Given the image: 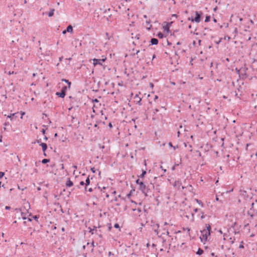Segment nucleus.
Listing matches in <instances>:
<instances>
[{
  "mask_svg": "<svg viewBox=\"0 0 257 257\" xmlns=\"http://www.w3.org/2000/svg\"><path fill=\"white\" fill-rule=\"evenodd\" d=\"M113 227L115 228L119 229V230L120 231V226L118 223H115L113 225Z\"/></svg>",
  "mask_w": 257,
  "mask_h": 257,
  "instance_id": "obj_21",
  "label": "nucleus"
},
{
  "mask_svg": "<svg viewBox=\"0 0 257 257\" xmlns=\"http://www.w3.org/2000/svg\"><path fill=\"white\" fill-rule=\"evenodd\" d=\"M158 98V96L157 95H155L154 97V100H156Z\"/></svg>",
  "mask_w": 257,
  "mask_h": 257,
  "instance_id": "obj_42",
  "label": "nucleus"
},
{
  "mask_svg": "<svg viewBox=\"0 0 257 257\" xmlns=\"http://www.w3.org/2000/svg\"><path fill=\"white\" fill-rule=\"evenodd\" d=\"M80 184L81 185H84V182L83 181H81L80 183Z\"/></svg>",
  "mask_w": 257,
  "mask_h": 257,
  "instance_id": "obj_43",
  "label": "nucleus"
},
{
  "mask_svg": "<svg viewBox=\"0 0 257 257\" xmlns=\"http://www.w3.org/2000/svg\"><path fill=\"white\" fill-rule=\"evenodd\" d=\"M199 210V209H198V208H195L194 209V211L196 213Z\"/></svg>",
  "mask_w": 257,
  "mask_h": 257,
  "instance_id": "obj_35",
  "label": "nucleus"
},
{
  "mask_svg": "<svg viewBox=\"0 0 257 257\" xmlns=\"http://www.w3.org/2000/svg\"><path fill=\"white\" fill-rule=\"evenodd\" d=\"M54 9H51L48 14L49 17H51L54 15Z\"/></svg>",
  "mask_w": 257,
  "mask_h": 257,
  "instance_id": "obj_19",
  "label": "nucleus"
},
{
  "mask_svg": "<svg viewBox=\"0 0 257 257\" xmlns=\"http://www.w3.org/2000/svg\"><path fill=\"white\" fill-rule=\"evenodd\" d=\"M140 52V50H137L136 52V54H138Z\"/></svg>",
  "mask_w": 257,
  "mask_h": 257,
  "instance_id": "obj_60",
  "label": "nucleus"
},
{
  "mask_svg": "<svg viewBox=\"0 0 257 257\" xmlns=\"http://www.w3.org/2000/svg\"><path fill=\"white\" fill-rule=\"evenodd\" d=\"M172 17H175V18H177V15L176 14H173L172 15Z\"/></svg>",
  "mask_w": 257,
  "mask_h": 257,
  "instance_id": "obj_41",
  "label": "nucleus"
},
{
  "mask_svg": "<svg viewBox=\"0 0 257 257\" xmlns=\"http://www.w3.org/2000/svg\"><path fill=\"white\" fill-rule=\"evenodd\" d=\"M211 227L209 224H206V228L201 231V233H204L208 237L210 235Z\"/></svg>",
  "mask_w": 257,
  "mask_h": 257,
  "instance_id": "obj_3",
  "label": "nucleus"
},
{
  "mask_svg": "<svg viewBox=\"0 0 257 257\" xmlns=\"http://www.w3.org/2000/svg\"><path fill=\"white\" fill-rule=\"evenodd\" d=\"M211 255L212 256H215V253H214V252H212V253H211Z\"/></svg>",
  "mask_w": 257,
  "mask_h": 257,
  "instance_id": "obj_50",
  "label": "nucleus"
},
{
  "mask_svg": "<svg viewBox=\"0 0 257 257\" xmlns=\"http://www.w3.org/2000/svg\"><path fill=\"white\" fill-rule=\"evenodd\" d=\"M210 16H206L205 17V22H208L210 21Z\"/></svg>",
  "mask_w": 257,
  "mask_h": 257,
  "instance_id": "obj_23",
  "label": "nucleus"
},
{
  "mask_svg": "<svg viewBox=\"0 0 257 257\" xmlns=\"http://www.w3.org/2000/svg\"><path fill=\"white\" fill-rule=\"evenodd\" d=\"M167 41L168 45L170 46L172 45V43L171 42H170L168 40H167Z\"/></svg>",
  "mask_w": 257,
  "mask_h": 257,
  "instance_id": "obj_38",
  "label": "nucleus"
},
{
  "mask_svg": "<svg viewBox=\"0 0 257 257\" xmlns=\"http://www.w3.org/2000/svg\"><path fill=\"white\" fill-rule=\"evenodd\" d=\"M158 40L156 38H152L151 40V45H157L158 43Z\"/></svg>",
  "mask_w": 257,
  "mask_h": 257,
  "instance_id": "obj_11",
  "label": "nucleus"
},
{
  "mask_svg": "<svg viewBox=\"0 0 257 257\" xmlns=\"http://www.w3.org/2000/svg\"><path fill=\"white\" fill-rule=\"evenodd\" d=\"M168 224V223L167 222H164V225H167Z\"/></svg>",
  "mask_w": 257,
  "mask_h": 257,
  "instance_id": "obj_57",
  "label": "nucleus"
},
{
  "mask_svg": "<svg viewBox=\"0 0 257 257\" xmlns=\"http://www.w3.org/2000/svg\"><path fill=\"white\" fill-rule=\"evenodd\" d=\"M14 71H12V72L10 71V72H9V75H11V74H14Z\"/></svg>",
  "mask_w": 257,
  "mask_h": 257,
  "instance_id": "obj_44",
  "label": "nucleus"
},
{
  "mask_svg": "<svg viewBox=\"0 0 257 257\" xmlns=\"http://www.w3.org/2000/svg\"><path fill=\"white\" fill-rule=\"evenodd\" d=\"M216 200L217 201H218V200H219V199H218V198L217 197H216Z\"/></svg>",
  "mask_w": 257,
  "mask_h": 257,
  "instance_id": "obj_63",
  "label": "nucleus"
},
{
  "mask_svg": "<svg viewBox=\"0 0 257 257\" xmlns=\"http://www.w3.org/2000/svg\"><path fill=\"white\" fill-rule=\"evenodd\" d=\"M49 161H50V160H49V159H43V160H42V163L43 164H45V163H46L49 162Z\"/></svg>",
  "mask_w": 257,
  "mask_h": 257,
  "instance_id": "obj_24",
  "label": "nucleus"
},
{
  "mask_svg": "<svg viewBox=\"0 0 257 257\" xmlns=\"http://www.w3.org/2000/svg\"><path fill=\"white\" fill-rule=\"evenodd\" d=\"M146 174V171L145 170L142 171V173L139 176V177L143 178L145 177V175Z\"/></svg>",
  "mask_w": 257,
  "mask_h": 257,
  "instance_id": "obj_20",
  "label": "nucleus"
},
{
  "mask_svg": "<svg viewBox=\"0 0 257 257\" xmlns=\"http://www.w3.org/2000/svg\"><path fill=\"white\" fill-rule=\"evenodd\" d=\"M109 126L110 127H111V126H112V124H111V122H109Z\"/></svg>",
  "mask_w": 257,
  "mask_h": 257,
  "instance_id": "obj_58",
  "label": "nucleus"
},
{
  "mask_svg": "<svg viewBox=\"0 0 257 257\" xmlns=\"http://www.w3.org/2000/svg\"><path fill=\"white\" fill-rule=\"evenodd\" d=\"M168 145H169V146L170 147L172 148V147H173L172 143L171 142L169 143Z\"/></svg>",
  "mask_w": 257,
  "mask_h": 257,
  "instance_id": "obj_36",
  "label": "nucleus"
},
{
  "mask_svg": "<svg viewBox=\"0 0 257 257\" xmlns=\"http://www.w3.org/2000/svg\"><path fill=\"white\" fill-rule=\"evenodd\" d=\"M157 36L159 38L162 39L164 38V35L162 32H159L157 34Z\"/></svg>",
  "mask_w": 257,
  "mask_h": 257,
  "instance_id": "obj_18",
  "label": "nucleus"
},
{
  "mask_svg": "<svg viewBox=\"0 0 257 257\" xmlns=\"http://www.w3.org/2000/svg\"><path fill=\"white\" fill-rule=\"evenodd\" d=\"M181 42H178L177 43V45H181Z\"/></svg>",
  "mask_w": 257,
  "mask_h": 257,
  "instance_id": "obj_51",
  "label": "nucleus"
},
{
  "mask_svg": "<svg viewBox=\"0 0 257 257\" xmlns=\"http://www.w3.org/2000/svg\"><path fill=\"white\" fill-rule=\"evenodd\" d=\"M202 213V216H201V219H203V218H204L205 217V216H204V215H203V213Z\"/></svg>",
  "mask_w": 257,
  "mask_h": 257,
  "instance_id": "obj_46",
  "label": "nucleus"
},
{
  "mask_svg": "<svg viewBox=\"0 0 257 257\" xmlns=\"http://www.w3.org/2000/svg\"><path fill=\"white\" fill-rule=\"evenodd\" d=\"M166 234H167V235L170 236V235H169L170 233L169 232V229H167Z\"/></svg>",
  "mask_w": 257,
  "mask_h": 257,
  "instance_id": "obj_37",
  "label": "nucleus"
},
{
  "mask_svg": "<svg viewBox=\"0 0 257 257\" xmlns=\"http://www.w3.org/2000/svg\"><path fill=\"white\" fill-rule=\"evenodd\" d=\"M172 148H173L174 150H175L176 149L178 148V145L175 146H173V147H172Z\"/></svg>",
  "mask_w": 257,
  "mask_h": 257,
  "instance_id": "obj_34",
  "label": "nucleus"
},
{
  "mask_svg": "<svg viewBox=\"0 0 257 257\" xmlns=\"http://www.w3.org/2000/svg\"><path fill=\"white\" fill-rule=\"evenodd\" d=\"M89 184H90V180H89V178H88L86 180V184L87 185H89Z\"/></svg>",
  "mask_w": 257,
  "mask_h": 257,
  "instance_id": "obj_30",
  "label": "nucleus"
},
{
  "mask_svg": "<svg viewBox=\"0 0 257 257\" xmlns=\"http://www.w3.org/2000/svg\"><path fill=\"white\" fill-rule=\"evenodd\" d=\"M93 65L94 66H95L97 64H101V62L104 61V60H101V59H94L93 60Z\"/></svg>",
  "mask_w": 257,
  "mask_h": 257,
  "instance_id": "obj_8",
  "label": "nucleus"
},
{
  "mask_svg": "<svg viewBox=\"0 0 257 257\" xmlns=\"http://www.w3.org/2000/svg\"><path fill=\"white\" fill-rule=\"evenodd\" d=\"M253 205H254V203H253V202H252V203H251V208H250V210H252V209L253 208Z\"/></svg>",
  "mask_w": 257,
  "mask_h": 257,
  "instance_id": "obj_39",
  "label": "nucleus"
},
{
  "mask_svg": "<svg viewBox=\"0 0 257 257\" xmlns=\"http://www.w3.org/2000/svg\"><path fill=\"white\" fill-rule=\"evenodd\" d=\"M4 175V173L0 172V178H2Z\"/></svg>",
  "mask_w": 257,
  "mask_h": 257,
  "instance_id": "obj_32",
  "label": "nucleus"
},
{
  "mask_svg": "<svg viewBox=\"0 0 257 257\" xmlns=\"http://www.w3.org/2000/svg\"><path fill=\"white\" fill-rule=\"evenodd\" d=\"M171 84H173V85H175V82H171Z\"/></svg>",
  "mask_w": 257,
  "mask_h": 257,
  "instance_id": "obj_64",
  "label": "nucleus"
},
{
  "mask_svg": "<svg viewBox=\"0 0 257 257\" xmlns=\"http://www.w3.org/2000/svg\"><path fill=\"white\" fill-rule=\"evenodd\" d=\"M136 182L137 184L139 185V190L144 194L146 197L148 196V193L149 189L146 184L143 181H140L139 179H138Z\"/></svg>",
  "mask_w": 257,
  "mask_h": 257,
  "instance_id": "obj_1",
  "label": "nucleus"
},
{
  "mask_svg": "<svg viewBox=\"0 0 257 257\" xmlns=\"http://www.w3.org/2000/svg\"><path fill=\"white\" fill-rule=\"evenodd\" d=\"M235 70L236 72L239 75V74L240 73V69H238V68H236Z\"/></svg>",
  "mask_w": 257,
  "mask_h": 257,
  "instance_id": "obj_28",
  "label": "nucleus"
},
{
  "mask_svg": "<svg viewBox=\"0 0 257 257\" xmlns=\"http://www.w3.org/2000/svg\"><path fill=\"white\" fill-rule=\"evenodd\" d=\"M201 40H199L198 41V43H199V45H201Z\"/></svg>",
  "mask_w": 257,
  "mask_h": 257,
  "instance_id": "obj_52",
  "label": "nucleus"
},
{
  "mask_svg": "<svg viewBox=\"0 0 257 257\" xmlns=\"http://www.w3.org/2000/svg\"><path fill=\"white\" fill-rule=\"evenodd\" d=\"M229 239L230 240V242H231V244H233L234 242V240H235V238L234 237H230L229 238Z\"/></svg>",
  "mask_w": 257,
  "mask_h": 257,
  "instance_id": "obj_26",
  "label": "nucleus"
},
{
  "mask_svg": "<svg viewBox=\"0 0 257 257\" xmlns=\"http://www.w3.org/2000/svg\"><path fill=\"white\" fill-rule=\"evenodd\" d=\"M200 238L202 242H205L207 240V237L204 233H201Z\"/></svg>",
  "mask_w": 257,
  "mask_h": 257,
  "instance_id": "obj_10",
  "label": "nucleus"
},
{
  "mask_svg": "<svg viewBox=\"0 0 257 257\" xmlns=\"http://www.w3.org/2000/svg\"><path fill=\"white\" fill-rule=\"evenodd\" d=\"M196 201L199 204V205H201L202 206H203V204L202 203V202L200 200H198V199H196Z\"/></svg>",
  "mask_w": 257,
  "mask_h": 257,
  "instance_id": "obj_25",
  "label": "nucleus"
},
{
  "mask_svg": "<svg viewBox=\"0 0 257 257\" xmlns=\"http://www.w3.org/2000/svg\"><path fill=\"white\" fill-rule=\"evenodd\" d=\"M156 228H155V226H154V231L156 232L157 234L158 235L159 232H158V228L159 227V224H156Z\"/></svg>",
  "mask_w": 257,
  "mask_h": 257,
  "instance_id": "obj_16",
  "label": "nucleus"
},
{
  "mask_svg": "<svg viewBox=\"0 0 257 257\" xmlns=\"http://www.w3.org/2000/svg\"><path fill=\"white\" fill-rule=\"evenodd\" d=\"M204 252V251L203 249H202L201 248H199L198 249V250L196 252V254L199 255H201V254H202Z\"/></svg>",
  "mask_w": 257,
  "mask_h": 257,
  "instance_id": "obj_14",
  "label": "nucleus"
},
{
  "mask_svg": "<svg viewBox=\"0 0 257 257\" xmlns=\"http://www.w3.org/2000/svg\"><path fill=\"white\" fill-rule=\"evenodd\" d=\"M66 32H67V31H66V30H64V31H63L62 33H63V34H65L66 33Z\"/></svg>",
  "mask_w": 257,
  "mask_h": 257,
  "instance_id": "obj_47",
  "label": "nucleus"
},
{
  "mask_svg": "<svg viewBox=\"0 0 257 257\" xmlns=\"http://www.w3.org/2000/svg\"><path fill=\"white\" fill-rule=\"evenodd\" d=\"M167 229H168V228L167 227H165L163 228V230L164 231H167Z\"/></svg>",
  "mask_w": 257,
  "mask_h": 257,
  "instance_id": "obj_53",
  "label": "nucleus"
},
{
  "mask_svg": "<svg viewBox=\"0 0 257 257\" xmlns=\"http://www.w3.org/2000/svg\"><path fill=\"white\" fill-rule=\"evenodd\" d=\"M188 21H191L192 22H195V21L194 20V18L192 17H189L188 18Z\"/></svg>",
  "mask_w": 257,
  "mask_h": 257,
  "instance_id": "obj_27",
  "label": "nucleus"
},
{
  "mask_svg": "<svg viewBox=\"0 0 257 257\" xmlns=\"http://www.w3.org/2000/svg\"><path fill=\"white\" fill-rule=\"evenodd\" d=\"M66 185L67 187H70L73 185V183L70 180H69L67 181Z\"/></svg>",
  "mask_w": 257,
  "mask_h": 257,
  "instance_id": "obj_13",
  "label": "nucleus"
},
{
  "mask_svg": "<svg viewBox=\"0 0 257 257\" xmlns=\"http://www.w3.org/2000/svg\"><path fill=\"white\" fill-rule=\"evenodd\" d=\"M243 241H241V243L240 244V245L239 246V248H244V246H243Z\"/></svg>",
  "mask_w": 257,
  "mask_h": 257,
  "instance_id": "obj_29",
  "label": "nucleus"
},
{
  "mask_svg": "<svg viewBox=\"0 0 257 257\" xmlns=\"http://www.w3.org/2000/svg\"><path fill=\"white\" fill-rule=\"evenodd\" d=\"M247 69L248 68L245 66L240 68V73L239 76L240 79L244 80L247 77V75L246 71Z\"/></svg>",
  "mask_w": 257,
  "mask_h": 257,
  "instance_id": "obj_2",
  "label": "nucleus"
},
{
  "mask_svg": "<svg viewBox=\"0 0 257 257\" xmlns=\"http://www.w3.org/2000/svg\"><path fill=\"white\" fill-rule=\"evenodd\" d=\"M5 208L7 210L10 209V207L7 206H6Z\"/></svg>",
  "mask_w": 257,
  "mask_h": 257,
  "instance_id": "obj_45",
  "label": "nucleus"
},
{
  "mask_svg": "<svg viewBox=\"0 0 257 257\" xmlns=\"http://www.w3.org/2000/svg\"><path fill=\"white\" fill-rule=\"evenodd\" d=\"M144 18H147V16L146 15H144Z\"/></svg>",
  "mask_w": 257,
  "mask_h": 257,
  "instance_id": "obj_62",
  "label": "nucleus"
},
{
  "mask_svg": "<svg viewBox=\"0 0 257 257\" xmlns=\"http://www.w3.org/2000/svg\"><path fill=\"white\" fill-rule=\"evenodd\" d=\"M135 189H133L131 190V191L130 192L129 194L127 195V197H130L131 196H132L134 193H135Z\"/></svg>",
  "mask_w": 257,
  "mask_h": 257,
  "instance_id": "obj_22",
  "label": "nucleus"
},
{
  "mask_svg": "<svg viewBox=\"0 0 257 257\" xmlns=\"http://www.w3.org/2000/svg\"><path fill=\"white\" fill-rule=\"evenodd\" d=\"M56 95L59 97L63 98L65 96V93L61 91L60 92H57Z\"/></svg>",
  "mask_w": 257,
  "mask_h": 257,
  "instance_id": "obj_12",
  "label": "nucleus"
},
{
  "mask_svg": "<svg viewBox=\"0 0 257 257\" xmlns=\"http://www.w3.org/2000/svg\"><path fill=\"white\" fill-rule=\"evenodd\" d=\"M251 210H249L248 211L247 213L248 215H249L250 216L252 217L253 216V214L251 213Z\"/></svg>",
  "mask_w": 257,
  "mask_h": 257,
  "instance_id": "obj_31",
  "label": "nucleus"
},
{
  "mask_svg": "<svg viewBox=\"0 0 257 257\" xmlns=\"http://www.w3.org/2000/svg\"><path fill=\"white\" fill-rule=\"evenodd\" d=\"M62 81H65V82L67 83V84H68L67 86H63L61 90V91H62L63 92H64L65 93L67 90L70 88L71 82H69L68 80L64 79H62Z\"/></svg>",
  "mask_w": 257,
  "mask_h": 257,
  "instance_id": "obj_6",
  "label": "nucleus"
},
{
  "mask_svg": "<svg viewBox=\"0 0 257 257\" xmlns=\"http://www.w3.org/2000/svg\"><path fill=\"white\" fill-rule=\"evenodd\" d=\"M196 17L194 18L195 22L198 23L201 21V18L202 15V13L201 11H195V12Z\"/></svg>",
  "mask_w": 257,
  "mask_h": 257,
  "instance_id": "obj_4",
  "label": "nucleus"
},
{
  "mask_svg": "<svg viewBox=\"0 0 257 257\" xmlns=\"http://www.w3.org/2000/svg\"><path fill=\"white\" fill-rule=\"evenodd\" d=\"M15 113H13L10 114V115H8V117L11 118L13 116H14Z\"/></svg>",
  "mask_w": 257,
  "mask_h": 257,
  "instance_id": "obj_33",
  "label": "nucleus"
},
{
  "mask_svg": "<svg viewBox=\"0 0 257 257\" xmlns=\"http://www.w3.org/2000/svg\"><path fill=\"white\" fill-rule=\"evenodd\" d=\"M36 143L39 144V145L42 147V149L43 152L44 153V155L45 156H46V153H45V151H46V150L47 149V144H45V143H43L41 142L40 140H37L36 141Z\"/></svg>",
  "mask_w": 257,
  "mask_h": 257,
  "instance_id": "obj_5",
  "label": "nucleus"
},
{
  "mask_svg": "<svg viewBox=\"0 0 257 257\" xmlns=\"http://www.w3.org/2000/svg\"><path fill=\"white\" fill-rule=\"evenodd\" d=\"M160 168H161V169H162V170H164V172H166V169H163L162 166H161V167H160Z\"/></svg>",
  "mask_w": 257,
  "mask_h": 257,
  "instance_id": "obj_49",
  "label": "nucleus"
},
{
  "mask_svg": "<svg viewBox=\"0 0 257 257\" xmlns=\"http://www.w3.org/2000/svg\"><path fill=\"white\" fill-rule=\"evenodd\" d=\"M188 28H189V29H191V28H192L191 25H190L188 26Z\"/></svg>",
  "mask_w": 257,
  "mask_h": 257,
  "instance_id": "obj_59",
  "label": "nucleus"
},
{
  "mask_svg": "<svg viewBox=\"0 0 257 257\" xmlns=\"http://www.w3.org/2000/svg\"><path fill=\"white\" fill-rule=\"evenodd\" d=\"M42 133L43 134H45V130L44 129H43L42 131Z\"/></svg>",
  "mask_w": 257,
  "mask_h": 257,
  "instance_id": "obj_48",
  "label": "nucleus"
},
{
  "mask_svg": "<svg viewBox=\"0 0 257 257\" xmlns=\"http://www.w3.org/2000/svg\"><path fill=\"white\" fill-rule=\"evenodd\" d=\"M175 169V166H173L172 168V170H174Z\"/></svg>",
  "mask_w": 257,
  "mask_h": 257,
  "instance_id": "obj_56",
  "label": "nucleus"
},
{
  "mask_svg": "<svg viewBox=\"0 0 257 257\" xmlns=\"http://www.w3.org/2000/svg\"><path fill=\"white\" fill-rule=\"evenodd\" d=\"M134 99H135V101L136 102L137 104H139V105H141L142 104L141 101L142 98L139 96L138 94H136L135 97Z\"/></svg>",
  "mask_w": 257,
  "mask_h": 257,
  "instance_id": "obj_7",
  "label": "nucleus"
},
{
  "mask_svg": "<svg viewBox=\"0 0 257 257\" xmlns=\"http://www.w3.org/2000/svg\"><path fill=\"white\" fill-rule=\"evenodd\" d=\"M156 58V55L155 54H154V55L153 56V59L152 60H153V59L154 58Z\"/></svg>",
  "mask_w": 257,
  "mask_h": 257,
  "instance_id": "obj_55",
  "label": "nucleus"
},
{
  "mask_svg": "<svg viewBox=\"0 0 257 257\" xmlns=\"http://www.w3.org/2000/svg\"><path fill=\"white\" fill-rule=\"evenodd\" d=\"M150 87H151L152 88H153V87H154V84H153L152 83H150Z\"/></svg>",
  "mask_w": 257,
  "mask_h": 257,
  "instance_id": "obj_40",
  "label": "nucleus"
},
{
  "mask_svg": "<svg viewBox=\"0 0 257 257\" xmlns=\"http://www.w3.org/2000/svg\"><path fill=\"white\" fill-rule=\"evenodd\" d=\"M181 184H182V183H181V181H179V180H176V181H175V182H174V186H179H179L181 185Z\"/></svg>",
  "mask_w": 257,
  "mask_h": 257,
  "instance_id": "obj_17",
  "label": "nucleus"
},
{
  "mask_svg": "<svg viewBox=\"0 0 257 257\" xmlns=\"http://www.w3.org/2000/svg\"><path fill=\"white\" fill-rule=\"evenodd\" d=\"M67 32L72 33L73 31V28L71 25H69L67 27V29L66 30Z\"/></svg>",
  "mask_w": 257,
  "mask_h": 257,
  "instance_id": "obj_15",
  "label": "nucleus"
},
{
  "mask_svg": "<svg viewBox=\"0 0 257 257\" xmlns=\"http://www.w3.org/2000/svg\"><path fill=\"white\" fill-rule=\"evenodd\" d=\"M150 21H146V23H147V24H150Z\"/></svg>",
  "mask_w": 257,
  "mask_h": 257,
  "instance_id": "obj_61",
  "label": "nucleus"
},
{
  "mask_svg": "<svg viewBox=\"0 0 257 257\" xmlns=\"http://www.w3.org/2000/svg\"><path fill=\"white\" fill-rule=\"evenodd\" d=\"M172 23L173 22H171L170 23H167L166 26H163V29L164 30L167 32H169L170 31V27Z\"/></svg>",
  "mask_w": 257,
  "mask_h": 257,
  "instance_id": "obj_9",
  "label": "nucleus"
},
{
  "mask_svg": "<svg viewBox=\"0 0 257 257\" xmlns=\"http://www.w3.org/2000/svg\"><path fill=\"white\" fill-rule=\"evenodd\" d=\"M213 21L215 22V23H216L217 22V20L215 18L213 19Z\"/></svg>",
  "mask_w": 257,
  "mask_h": 257,
  "instance_id": "obj_54",
  "label": "nucleus"
}]
</instances>
